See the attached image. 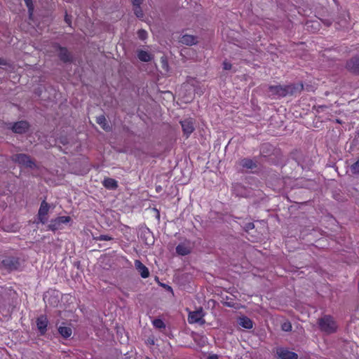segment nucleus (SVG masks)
<instances>
[{
	"label": "nucleus",
	"instance_id": "nucleus-5",
	"mask_svg": "<svg viewBox=\"0 0 359 359\" xmlns=\"http://www.w3.org/2000/svg\"><path fill=\"white\" fill-rule=\"evenodd\" d=\"M7 129L11 130L13 133L22 135L27 133L30 128V124L27 121H19L6 124Z\"/></svg>",
	"mask_w": 359,
	"mask_h": 359
},
{
	"label": "nucleus",
	"instance_id": "nucleus-28",
	"mask_svg": "<svg viewBox=\"0 0 359 359\" xmlns=\"http://www.w3.org/2000/svg\"><path fill=\"white\" fill-rule=\"evenodd\" d=\"M134 14L138 18H142L144 17V13L141 8V5H133Z\"/></svg>",
	"mask_w": 359,
	"mask_h": 359
},
{
	"label": "nucleus",
	"instance_id": "nucleus-29",
	"mask_svg": "<svg viewBox=\"0 0 359 359\" xmlns=\"http://www.w3.org/2000/svg\"><path fill=\"white\" fill-rule=\"evenodd\" d=\"M153 325L156 328L159 330L165 328V324L161 319L159 318L154 319L153 320Z\"/></svg>",
	"mask_w": 359,
	"mask_h": 359
},
{
	"label": "nucleus",
	"instance_id": "nucleus-43",
	"mask_svg": "<svg viewBox=\"0 0 359 359\" xmlns=\"http://www.w3.org/2000/svg\"><path fill=\"white\" fill-rule=\"evenodd\" d=\"M323 22H324V24H325L326 26H327V27L330 26V25H331V24H332V22H331L330 20H325L323 21Z\"/></svg>",
	"mask_w": 359,
	"mask_h": 359
},
{
	"label": "nucleus",
	"instance_id": "nucleus-36",
	"mask_svg": "<svg viewBox=\"0 0 359 359\" xmlns=\"http://www.w3.org/2000/svg\"><path fill=\"white\" fill-rule=\"evenodd\" d=\"M255 228V224L252 223V222H248V223H246L245 226H244V229L246 231H248L250 230H252Z\"/></svg>",
	"mask_w": 359,
	"mask_h": 359
},
{
	"label": "nucleus",
	"instance_id": "nucleus-24",
	"mask_svg": "<svg viewBox=\"0 0 359 359\" xmlns=\"http://www.w3.org/2000/svg\"><path fill=\"white\" fill-rule=\"evenodd\" d=\"M240 165L245 168L248 169H253L257 168V163L254 162L252 159L245 158L241 159L240 161Z\"/></svg>",
	"mask_w": 359,
	"mask_h": 359
},
{
	"label": "nucleus",
	"instance_id": "nucleus-18",
	"mask_svg": "<svg viewBox=\"0 0 359 359\" xmlns=\"http://www.w3.org/2000/svg\"><path fill=\"white\" fill-rule=\"evenodd\" d=\"M96 123L99 124L104 130L107 132H109L111 130V127L108 124L104 115L102 114L99 116H97Z\"/></svg>",
	"mask_w": 359,
	"mask_h": 359
},
{
	"label": "nucleus",
	"instance_id": "nucleus-2",
	"mask_svg": "<svg viewBox=\"0 0 359 359\" xmlns=\"http://www.w3.org/2000/svg\"><path fill=\"white\" fill-rule=\"evenodd\" d=\"M320 330L328 334L337 331V325L334 318L330 315H325L318 320Z\"/></svg>",
	"mask_w": 359,
	"mask_h": 359
},
{
	"label": "nucleus",
	"instance_id": "nucleus-44",
	"mask_svg": "<svg viewBox=\"0 0 359 359\" xmlns=\"http://www.w3.org/2000/svg\"><path fill=\"white\" fill-rule=\"evenodd\" d=\"M208 359H218L217 355L213 354L211 355H209Z\"/></svg>",
	"mask_w": 359,
	"mask_h": 359
},
{
	"label": "nucleus",
	"instance_id": "nucleus-10",
	"mask_svg": "<svg viewBox=\"0 0 359 359\" xmlns=\"http://www.w3.org/2000/svg\"><path fill=\"white\" fill-rule=\"evenodd\" d=\"M232 189L233 193L240 197H249L250 196V190L247 189L241 183H233L232 184Z\"/></svg>",
	"mask_w": 359,
	"mask_h": 359
},
{
	"label": "nucleus",
	"instance_id": "nucleus-46",
	"mask_svg": "<svg viewBox=\"0 0 359 359\" xmlns=\"http://www.w3.org/2000/svg\"><path fill=\"white\" fill-rule=\"evenodd\" d=\"M318 107L320 108V109H323L324 108H326V106L321 105V106H319Z\"/></svg>",
	"mask_w": 359,
	"mask_h": 359
},
{
	"label": "nucleus",
	"instance_id": "nucleus-4",
	"mask_svg": "<svg viewBox=\"0 0 359 359\" xmlns=\"http://www.w3.org/2000/svg\"><path fill=\"white\" fill-rule=\"evenodd\" d=\"M12 161L25 168L34 169L36 168L35 161L27 154H17L12 156Z\"/></svg>",
	"mask_w": 359,
	"mask_h": 359
},
{
	"label": "nucleus",
	"instance_id": "nucleus-15",
	"mask_svg": "<svg viewBox=\"0 0 359 359\" xmlns=\"http://www.w3.org/2000/svg\"><path fill=\"white\" fill-rule=\"evenodd\" d=\"M277 354L280 359H298L296 353L283 348L277 350Z\"/></svg>",
	"mask_w": 359,
	"mask_h": 359
},
{
	"label": "nucleus",
	"instance_id": "nucleus-30",
	"mask_svg": "<svg viewBox=\"0 0 359 359\" xmlns=\"http://www.w3.org/2000/svg\"><path fill=\"white\" fill-rule=\"evenodd\" d=\"M137 34L138 38L142 41L146 40L148 36L147 32L144 29H139Z\"/></svg>",
	"mask_w": 359,
	"mask_h": 359
},
{
	"label": "nucleus",
	"instance_id": "nucleus-40",
	"mask_svg": "<svg viewBox=\"0 0 359 359\" xmlns=\"http://www.w3.org/2000/svg\"><path fill=\"white\" fill-rule=\"evenodd\" d=\"M133 5H141L143 0H131Z\"/></svg>",
	"mask_w": 359,
	"mask_h": 359
},
{
	"label": "nucleus",
	"instance_id": "nucleus-33",
	"mask_svg": "<svg viewBox=\"0 0 359 359\" xmlns=\"http://www.w3.org/2000/svg\"><path fill=\"white\" fill-rule=\"evenodd\" d=\"M281 327L283 331L289 332L292 330V325L290 322H285L282 325Z\"/></svg>",
	"mask_w": 359,
	"mask_h": 359
},
{
	"label": "nucleus",
	"instance_id": "nucleus-31",
	"mask_svg": "<svg viewBox=\"0 0 359 359\" xmlns=\"http://www.w3.org/2000/svg\"><path fill=\"white\" fill-rule=\"evenodd\" d=\"M351 171L353 174H359V158L351 166Z\"/></svg>",
	"mask_w": 359,
	"mask_h": 359
},
{
	"label": "nucleus",
	"instance_id": "nucleus-32",
	"mask_svg": "<svg viewBox=\"0 0 359 359\" xmlns=\"http://www.w3.org/2000/svg\"><path fill=\"white\" fill-rule=\"evenodd\" d=\"M57 142L62 145H67L69 144V139L66 135H61L58 139Z\"/></svg>",
	"mask_w": 359,
	"mask_h": 359
},
{
	"label": "nucleus",
	"instance_id": "nucleus-35",
	"mask_svg": "<svg viewBox=\"0 0 359 359\" xmlns=\"http://www.w3.org/2000/svg\"><path fill=\"white\" fill-rule=\"evenodd\" d=\"M72 15H68L67 13H65V21L69 27H72Z\"/></svg>",
	"mask_w": 359,
	"mask_h": 359
},
{
	"label": "nucleus",
	"instance_id": "nucleus-23",
	"mask_svg": "<svg viewBox=\"0 0 359 359\" xmlns=\"http://www.w3.org/2000/svg\"><path fill=\"white\" fill-rule=\"evenodd\" d=\"M176 252L182 256H185L191 252V248L184 243H180L176 247Z\"/></svg>",
	"mask_w": 359,
	"mask_h": 359
},
{
	"label": "nucleus",
	"instance_id": "nucleus-38",
	"mask_svg": "<svg viewBox=\"0 0 359 359\" xmlns=\"http://www.w3.org/2000/svg\"><path fill=\"white\" fill-rule=\"evenodd\" d=\"M154 343H155V341H154V337H149L146 341V344L148 345H154Z\"/></svg>",
	"mask_w": 359,
	"mask_h": 359
},
{
	"label": "nucleus",
	"instance_id": "nucleus-20",
	"mask_svg": "<svg viewBox=\"0 0 359 359\" xmlns=\"http://www.w3.org/2000/svg\"><path fill=\"white\" fill-rule=\"evenodd\" d=\"M102 184L103 186L107 189L115 190L118 188V182L113 178H104Z\"/></svg>",
	"mask_w": 359,
	"mask_h": 359
},
{
	"label": "nucleus",
	"instance_id": "nucleus-1",
	"mask_svg": "<svg viewBox=\"0 0 359 359\" xmlns=\"http://www.w3.org/2000/svg\"><path fill=\"white\" fill-rule=\"evenodd\" d=\"M0 269L6 271L8 273L18 271L20 267V258L17 256L4 253L0 255Z\"/></svg>",
	"mask_w": 359,
	"mask_h": 359
},
{
	"label": "nucleus",
	"instance_id": "nucleus-7",
	"mask_svg": "<svg viewBox=\"0 0 359 359\" xmlns=\"http://www.w3.org/2000/svg\"><path fill=\"white\" fill-rule=\"evenodd\" d=\"M50 208V205L44 199L40 205V208L38 211L37 217L39 222L43 224H45L48 222L47 215Z\"/></svg>",
	"mask_w": 359,
	"mask_h": 359
},
{
	"label": "nucleus",
	"instance_id": "nucleus-11",
	"mask_svg": "<svg viewBox=\"0 0 359 359\" xmlns=\"http://www.w3.org/2000/svg\"><path fill=\"white\" fill-rule=\"evenodd\" d=\"M346 68L351 73L359 75V55L348 60L346 62Z\"/></svg>",
	"mask_w": 359,
	"mask_h": 359
},
{
	"label": "nucleus",
	"instance_id": "nucleus-34",
	"mask_svg": "<svg viewBox=\"0 0 359 359\" xmlns=\"http://www.w3.org/2000/svg\"><path fill=\"white\" fill-rule=\"evenodd\" d=\"M94 239L97 241H111L113 239V238L108 235H100L98 237L94 238Z\"/></svg>",
	"mask_w": 359,
	"mask_h": 359
},
{
	"label": "nucleus",
	"instance_id": "nucleus-41",
	"mask_svg": "<svg viewBox=\"0 0 359 359\" xmlns=\"http://www.w3.org/2000/svg\"><path fill=\"white\" fill-rule=\"evenodd\" d=\"M8 293V290L0 286V294H6Z\"/></svg>",
	"mask_w": 359,
	"mask_h": 359
},
{
	"label": "nucleus",
	"instance_id": "nucleus-16",
	"mask_svg": "<svg viewBox=\"0 0 359 359\" xmlns=\"http://www.w3.org/2000/svg\"><path fill=\"white\" fill-rule=\"evenodd\" d=\"M179 42L183 45L192 46L198 43L197 37L194 35L184 34L180 39Z\"/></svg>",
	"mask_w": 359,
	"mask_h": 359
},
{
	"label": "nucleus",
	"instance_id": "nucleus-25",
	"mask_svg": "<svg viewBox=\"0 0 359 359\" xmlns=\"http://www.w3.org/2000/svg\"><path fill=\"white\" fill-rule=\"evenodd\" d=\"M238 324L245 329H251L253 326L252 320L247 316H243L240 318Z\"/></svg>",
	"mask_w": 359,
	"mask_h": 359
},
{
	"label": "nucleus",
	"instance_id": "nucleus-21",
	"mask_svg": "<svg viewBox=\"0 0 359 359\" xmlns=\"http://www.w3.org/2000/svg\"><path fill=\"white\" fill-rule=\"evenodd\" d=\"M57 331L61 337L65 339L69 338L72 334V330L70 327L60 326L57 328Z\"/></svg>",
	"mask_w": 359,
	"mask_h": 359
},
{
	"label": "nucleus",
	"instance_id": "nucleus-9",
	"mask_svg": "<svg viewBox=\"0 0 359 359\" xmlns=\"http://www.w3.org/2000/svg\"><path fill=\"white\" fill-rule=\"evenodd\" d=\"M203 309L200 308L198 310L190 312L188 317V321L189 323H198L199 325H203L205 323V320L203 319Z\"/></svg>",
	"mask_w": 359,
	"mask_h": 359
},
{
	"label": "nucleus",
	"instance_id": "nucleus-17",
	"mask_svg": "<svg viewBox=\"0 0 359 359\" xmlns=\"http://www.w3.org/2000/svg\"><path fill=\"white\" fill-rule=\"evenodd\" d=\"M135 266L143 278H147L149 276V271L148 268L144 266L140 260H135Z\"/></svg>",
	"mask_w": 359,
	"mask_h": 359
},
{
	"label": "nucleus",
	"instance_id": "nucleus-27",
	"mask_svg": "<svg viewBox=\"0 0 359 359\" xmlns=\"http://www.w3.org/2000/svg\"><path fill=\"white\" fill-rule=\"evenodd\" d=\"M24 1L25 3L26 6L27 7V9H28L29 18V19H31L32 18L34 9L33 1H32V0H24Z\"/></svg>",
	"mask_w": 359,
	"mask_h": 359
},
{
	"label": "nucleus",
	"instance_id": "nucleus-26",
	"mask_svg": "<svg viewBox=\"0 0 359 359\" xmlns=\"http://www.w3.org/2000/svg\"><path fill=\"white\" fill-rule=\"evenodd\" d=\"M141 238L145 240L147 245H153L154 243L151 232L149 229L142 232Z\"/></svg>",
	"mask_w": 359,
	"mask_h": 359
},
{
	"label": "nucleus",
	"instance_id": "nucleus-8",
	"mask_svg": "<svg viewBox=\"0 0 359 359\" xmlns=\"http://www.w3.org/2000/svg\"><path fill=\"white\" fill-rule=\"evenodd\" d=\"M48 320L46 315H40L36 320V325L39 336H44L47 332Z\"/></svg>",
	"mask_w": 359,
	"mask_h": 359
},
{
	"label": "nucleus",
	"instance_id": "nucleus-12",
	"mask_svg": "<svg viewBox=\"0 0 359 359\" xmlns=\"http://www.w3.org/2000/svg\"><path fill=\"white\" fill-rule=\"evenodd\" d=\"M285 93L287 95H295L300 93L304 90V85L302 83H291L285 86Z\"/></svg>",
	"mask_w": 359,
	"mask_h": 359
},
{
	"label": "nucleus",
	"instance_id": "nucleus-14",
	"mask_svg": "<svg viewBox=\"0 0 359 359\" xmlns=\"http://www.w3.org/2000/svg\"><path fill=\"white\" fill-rule=\"evenodd\" d=\"M268 89L269 92L271 93V95H277L281 97L286 96L285 86H269Z\"/></svg>",
	"mask_w": 359,
	"mask_h": 359
},
{
	"label": "nucleus",
	"instance_id": "nucleus-37",
	"mask_svg": "<svg viewBox=\"0 0 359 359\" xmlns=\"http://www.w3.org/2000/svg\"><path fill=\"white\" fill-rule=\"evenodd\" d=\"M232 65L227 62L226 60H224L223 62V69L225 70H229L231 69Z\"/></svg>",
	"mask_w": 359,
	"mask_h": 359
},
{
	"label": "nucleus",
	"instance_id": "nucleus-13",
	"mask_svg": "<svg viewBox=\"0 0 359 359\" xmlns=\"http://www.w3.org/2000/svg\"><path fill=\"white\" fill-rule=\"evenodd\" d=\"M182 131L188 137L194 130V121L191 118H187L180 121Z\"/></svg>",
	"mask_w": 359,
	"mask_h": 359
},
{
	"label": "nucleus",
	"instance_id": "nucleus-6",
	"mask_svg": "<svg viewBox=\"0 0 359 359\" xmlns=\"http://www.w3.org/2000/svg\"><path fill=\"white\" fill-rule=\"evenodd\" d=\"M69 216H60L50 221V224L47 226L48 230L55 231L61 228L62 224H67L71 221Z\"/></svg>",
	"mask_w": 359,
	"mask_h": 359
},
{
	"label": "nucleus",
	"instance_id": "nucleus-42",
	"mask_svg": "<svg viewBox=\"0 0 359 359\" xmlns=\"http://www.w3.org/2000/svg\"><path fill=\"white\" fill-rule=\"evenodd\" d=\"M7 65H8L7 62L4 59L0 57V65L6 66Z\"/></svg>",
	"mask_w": 359,
	"mask_h": 359
},
{
	"label": "nucleus",
	"instance_id": "nucleus-22",
	"mask_svg": "<svg viewBox=\"0 0 359 359\" xmlns=\"http://www.w3.org/2000/svg\"><path fill=\"white\" fill-rule=\"evenodd\" d=\"M137 57L140 61L144 62H150L153 59V56L150 53L143 50L137 51Z\"/></svg>",
	"mask_w": 359,
	"mask_h": 359
},
{
	"label": "nucleus",
	"instance_id": "nucleus-45",
	"mask_svg": "<svg viewBox=\"0 0 359 359\" xmlns=\"http://www.w3.org/2000/svg\"><path fill=\"white\" fill-rule=\"evenodd\" d=\"M224 304L227 306H229V307H233V304H232L231 302H224Z\"/></svg>",
	"mask_w": 359,
	"mask_h": 359
},
{
	"label": "nucleus",
	"instance_id": "nucleus-3",
	"mask_svg": "<svg viewBox=\"0 0 359 359\" xmlns=\"http://www.w3.org/2000/svg\"><path fill=\"white\" fill-rule=\"evenodd\" d=\"M53 47L57 53V55L60 60L65 64H71L74 60V57L67 47L62 46L58 43H54Z\"/></svg>",
	"mask_w": 359,
	"mask_h": 359
},
{
	"label": "nucleus",
	"instance_id": "nucleus-47",
	"mask_svg": "<svg viewBox=\"0 0 359 359\" xmlns=\"http://www.w3.org/2000/svg\"><path fill=\"white\" fill-rule=\"evenodd\" d=\"M337 122L341 123V121L338 119H337Z\"/></svg>",
	"mask_w": 359,
	"mask_h": 359
},
{
	"label": "nucleus",
	"instance_id": "nucleus-19",
	"mask_svg": "<svg viewBox=\"0 0 359 359\" xmlns=\"http://www.w3.org/2000/svg\"><path fill=\"white\" fill-rule=\"evenodd\" d=\"M273 150L274 148L271 144L265 143L261 146L260 154L264 157L269 156L273 154Z\"/></svg>",
	"mask_w": 359,
	"mask_h": 359
},
{
	"label": "nucleus",
	"instance_id": "nucleus-39",
	"mask_svg": "<svg viewBox=\"0 0 359 359\" xmlns=\"http://www.w3.org/2000/svg\"><path fill=\"white\" fill-rule=\"evenodd\" d=\"M161 285L167 290V291H169L172 294H173V290H172V288L169 286L168 285H166V284H161Z\"/></svg>",
	"mask_w": 359,
	"mask_h": 359
}]
</instances>
